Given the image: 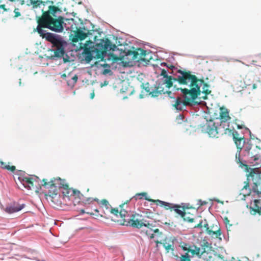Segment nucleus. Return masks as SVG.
I'll list each match as a JSON object with an SVG mask.
<instances>
[{
	"label": "nucleus",
	"instance_id": "f257e3e1",
	"mask_svg": "<svg viewBox=\"0 0 261 261\" xmlns=\"http://www.w3.org/2000/svg\"><path fill=\"white\" fill-rule=\"evenodd\" d=\"M177 72L180 74L176 77L169 76L162 81V84L166 88L169 89L173 86L176 90H180L182 94L184 99L180 96L176 98L170 96L171 98H173L170 102L171 105L174 109L182 111L185 110L187 106H192L201 93L204 94L201 96L202 98H207V95L212 91L209 89L210 85L205 83L203 79H198L190 71L179 69Z\"/></svg>",
	"mask_w": 261,
	"mask_h": 261
},
{
	"label": "nucleus",
	"instance_id": "f03ea898",
	"mask_svg": "<svg viewBox=\"0 0 261 261\" xmlns=\"http://www.w3.org/2000/svg\"><path fill=\"white\" fill-rule=\"evenodd\" d=\"M62 12L60 8L55 7H50L48 11L42 9L41 15L37 19V27L34 30L40 36L45 38L53 44V47H56L54 56L58 58L64 56V45L66 42L60 35L46 32L43 29L46 28L56 33L63 32L66 23L64 22L65 18L60 15Z\"/></svg>",
	"mask_w": 261,
	"mask_h": 261
},
{
	"label": "nucleus",
	"instance_id": "7ed1b4c3",
	"mask_svg": "<svg viewBox=\"0 0 261 261\" xmlns=\"http://www.w3.org/2000/svg\"><path fill=\"white\" fill-rule=\"evenodd\" d=\"M80 47L83 48L82 54L85 57L86 61L89 62L93 58L103 59L104 54L107 51H114L116 46L112 44L109 39H106L105 40L100 39L99 42L95 45L92 41H87L83 44V47L81 45Z\"/></svg>",
	"mask_w": 261,
	"mask_h": 261
},
{
	"label": "nucleus",
	"instance_id": "20e7f679",
	"mask_svg": "<svg viewBox=\"0 0 261 261\" xmlns=\"http://www.w3.org/2000/svg\"><path fill=\"white\" fill-rule=\"evenodd\" d=\"M211 244L207 241H204L200 244V247L194 246L193 249H188V252L193 255H197L205 261H220V258L215 253L211 251Z\"/></svg>",
	"mask_w": 261,
	"mask_h": 261
},
{
	"label": "nucleus",
	"instance_id": "39448f33",
	"mask_svg": "<svg viewBox=\"0 0 261 261\" xmlns=\"http://www.w3.org/2000/svg\"><path fill=\"white\" fill-rule=\"evenodd\" d=\"M146 218H149V217L143 216L137 213H132L130 214L128 219H125L122 224L138 229H140L143 226L148 228H151L153 226V224L150 223L146 219Z\"/></svg>",
	"mask_w": 261,
	"mask_h": 261
},
{
	"label": "nucleus",
	"instance_id": "423d86ee",
	"mask_svg": "<svg viewBox=\"0 0 261 261\" xmlns=\"http://www.w3.org/2000/svg\"><path fill=\"white\" fill-rule=\"evenodd\" d=\"M143 197H144V199L148 201L153 202L155 203L156 205H160V206L164 207L166 210H170L171 211H174L177 214L182 217L185 210L184 207L178 204H175L167 202L160 200H154L152 199L149 198L147 197V193L146 192H142L140 193H137L134 196L136 199H142Z\"/></svg>",
	"mask_w": 261,
	"mask_h": 261
},
{
	"label": "nucleus",
	"instance_id": "0eeeda50",
	"mask_svg": "<svg viewBox=\"0 0 261 261\" xmlns=\"http://www.w3.org/2000/svg\"><path fill=\"white\" fill-rule=\"evenodd\" d=\"M42 186L48 190V195L50 197L57 196L58 193V190L62 189L67 183L65 179H62L60 177L53 178L48 181L46 179H42Z\"/></svg>",
	"mask_w": 261,
	"mask_h": 261
},
{
	"label": "nucleus",
	"instance_id": "6e6552de",
	"mask_svg": "<svg viewBox=\"0 0 261 261\" xmlns=\"http://www.w3.org/2000/svg\"><path fill=\"white\" fill-rule=\"evenodd\" d=\"M261 148L258 147L257 145L251 143H247L246 144L244 148L245 152V155L252 159L253 161H256L259 159V150Z\"/></svg>",
	"mask_w": 261,
	"mask_h": 261
},
{
	"label": "nucleus",
	"instance_id": "1a4fd4ad",
	"mask_svg": "<svg viewBox=\"0 0 261 261\" xmlns=\"http://www.w3.org/2000/svg\"><path fill=\"white\" fill-rule=\"evenodd\" d=\"M205 127L206 131L211 137L218 138L219 134L223 135L225 131L224 128L216 126L215 123L212 121L206 123Z\"/></svg>",
	"mask_w": 261,
	"mask_h": 261
},
{
	"label": "nucleus",
	"instance_id": "9d476101",
	"mask_svg": "<svg viewBox=\"0 0 261 261\" xmlns=\"http://www.w3.org/2000/svg\"><path fill=\"white\" fill-rule=\"evenodd\" d=\"M128 54L132 56V59L133 60L149 62V59L146 58V56L148 55L146 51L142 48H138L135 50H129L128 51Z\"/></svg>",
	"mask_w": 261,
	"mask_h": 261
},
{
	"label": "nucleus",
	"instance_id": "9b49d317",
	"mask_svg": "<svg viewBox=\"0 0 261 261\" xmlns=\"http://www.w3.org/2000/svg\"><path fill=\"white\" fill-rule=\"evenodd\" d=\"M39 179V177L35 175H29L28 176L20 175L18 180L24 186L29 190H31L34 186V182H37Z\"/></svg>",
	"mask_w": 261,
	"mask_h": 261
},
{
	"label": "nucleus",
	"instance_id": "f8f14e48",
	"mask_svg": "<svg viewBox=\"0 0 261 261\" xmlns=\"http://www.w3.org/2000/svg\"><path fill=\"white\" fill-rule=\"evenodd\" d=\"M92 30H87V32L85 33L82 30L78 29L75 32V34L72 37V41L73 42L76 43L79 40H83L87 37L92 35Z\"/></svg>",
	"mask_w": 261,
	"mask_h": 261
},
{
	"label": "nucleus",
	"instance_id": "ddd939ff",
	"mask_svg": "<svg viewBox=\"0 0 261 261\" xmlns=\"http://www.w3.org/2000/svg\"><path fill=\"white\" fill-rule=\"evenodd\" d=\"M250 213L252 215L256 214L261 215V201L260 199H254L251 202L249 207Z\"/></svg>",
	"mask_w": 261,
	"mask_h": 261
},
{
	"label": "nucleus",
	"instance_id": "4468645a",
	"mask_svg": "<svg viewBox=\"0 0 261 261\" xmlns=\"http://www.w3.org/2000/svg\"><path fill=\"white\" fill-rule=\"evenodd\" d=\"M152 97H158L162 94L167 93L169 95L171 94V91L164 89V85L162 83H159L152 90Z\"/></svg>",
	"mask_w": 261,
	"mask_h": 261
},
{
	"label": "nucleus",
	"instance_id": "2eb2a0df",
	"mask_svg": "<svg viewBox=\"0 0 261 261\" xmlns=\"http://www.w3.org/2000/svg\"><path fill=\"white\" fill-rule=\"evenodd\" d=\"M25 206V204H19L17 203H14L13 204L7 206L5 211L6 213L9 214H12L14 213L20 211Z\"/></svg>",
	"mask_w": 261,
	"mask_h": 261
},
{
	"label": "nucleus",
	"instance_id": "dca6fc26",
	"mask_svg": "<svg viewBox=\"0 0 261 261\" xmlns=\"http://www.w3.org/2000/svg\"><path fill=\"white\" fill-rule=\"evenodd\" d=\"M130 200V199L127 200L126 202L120 205L121 210L119 211V215L121 217L123 218V222H124L125 219H128V218H129V216L130 215L126 210V205Z\"/></svg>",
	"mask_w": 261,
	"mask_h": 261
},
{
	"label": "nucleus",
	"instance_id": "f3484780",
	"mask_svg": "<svg viewBox=\"0 0 261 261\" xmlns=\"http://www.w3.org/2000/svg\"><path fill=\"white\" fill-rule=\"evenodd\" d=\"M75 189L69 188L68 184L64 185V187L62 190L63 197L69 199L70 197H73L74 193H75Z\"/></svg>",
	"mask_w": 261,
	"mask_h": 261
},
{
	"label": "nucleus",
	"instance_id": "a211bd4d",
	"mask_svg": "<svg viewBox=\"0 0 261 261\" xmlns=\"http://www.w3.org/2000/svg\"><path fill=\"white\" fill-rule=\"evenodd\" d=\"M220 110V118L221 122H226L230 120L231 117L229 116L228 110L224 108H221Z\"/></svg>",
	"mask_w": 261,
	"mask_h": 261
},
{
	"label": "nucleus",
	"instance_id": "6ab92c4d",
	"mask_svg": "<svg viewBox=\"0 0 261 261\" xmlns=\"http://www.w3.org/2000/svg\"><path fill=\"white\" fill-rule=\"evenodd\" d=\"M98 204H100V208L102 209L103 214H105L106 212H108L110 210L111 205L107 200L104 199H102L101 201L99 200Z\"/></svg>",
	"mask_w": 261,
	"mask_h": 261
},
{
	"label": "nucleus",
	"instance_id": "aec40b11",
	"mask_svg": "<svg viewBox=\"0 0 261 261\" xmlns=\"http://www.w3.org/2000/svg\"><path fill=\"white\" fill-rule=\"evenodd\" d=\"M203 227L204 228H205L206 229V231L207 232V233L213 237L214 235L215 236V237L218 238H219L221 234V230L220 228L218 229L217 230H215V231H213L212 230H211L208 227V224H204V225H203Z\"/></svg>",
	"mask_w": 261,
	"mask_h": 261
},
{
	"label": "nucleus",
	"instance_id": "412c9836",
	"mask_svg": "<svg viewBox=\"0 0 261 261\" xmlns=\"http://www.w3.org/2000/svg\"><path fill=\"white\" fill-rule=\"evenodd\" d=\"M236 146L237 147V151H241L243 147L244 146L245 143V139L244 137L237 139V140L234 141Z\"/></svg>",
	"mask_w": 261,
	"mask_h": 261
},
{
	"label": "nucleus",
	"instance_id": "4be33fe9",
	"mask_svg": "<svg viewBox=\"0 0 261 261\" xmlns=\"http://www.w3.org/2000/svg\"><path fill=\"white\" fill-rule=\"evenodd\" d=\"M181 218L185 221H187L189 223H192L194 221L193 215L190 213L186 212L185 211H184Z\"/></svg>",
	"mask_w": 261,
	"mask_h": 261
},
{
	"label": "nucleus",
	"instance_id": "5701e85b",
	"mask_svg": "<svg viewBox=\"0 0 261 261\" xmlns=\"http://www.w3.org/2000/svg\"><path fill=\"white\" fill-rule=\"evenodd\" d=\"M1 163H2V164L0 165L1 168L10 171L12 172H14L16 170L15 166L13 165H10V163H8V164H7L6 163L2 161Z\"/></svg>",
	"mask_w": 261,
	"mask_h": 261
},
{
	"label": "nucleus",
	"instance_id": "b1692460",
	"mask_svg": "<svg viewBox=\"0 0 261 261\" xmlns=\"http://www.w3.org/2000/svg\"><path fill=\"white\" fill-rule=\"evenodd\" d=\"M163 245L164 247L165 248L167 252H169L170 251H173L174 250L173 248V242L172 241H170V242H167V240L165 239L163 243Z\"/></svg>",
	"mask_w": 261,
	"mask_h": 261
},
{
	"label": "nucleus",
	"instance_id": "393cba45",
	"mask_svg": "<svg viewBox=\"0 0 261 261\" xmlns=\"http://www.w3.org/2000/svg\"><path fill=\"white\" fill-rule=\"evenodd\" d=\"M78 79L77 75L75 74L74 76L71 77V80H66L68 86L73 87L76 83Z\"/></svg>",
	"mask_w": 261,
	"mask_h": 261
},
{
	"label": "nucleus",
	"instance_id": "a878e982",
	"mask_svg": "<svg viewBox=\"0 0 261 261\" xmlns=\"http://www.w3.org/2000/svg\"><path fill=\"white\" fill-rule=\"evenodd\" d=\"M84 196L80 192V191L75 190V193L73 195V197L75 199H79L80 201H83L84 198Z\"/></svg>",
	"mask_w": 261,
	"mask_h": 261
},
{
	"label": "nucleus",
	"instance_id": "bb28decb",
	"mask_svg": "<svg viewBox=\"0 0 261 261\" xmlns=\"http://www.w3.org/2000/svg\"><path fill=\"white\" fill-rule=\"evenodd\" d=\"M30 1L34 8L40 7L41 5H43L42 0H30Z\"/></svg>",
	"mask_w": 261,
	"mask_h": 261
},
{
	"label": "nucleus",
	"instance_id": "cd10ccee",
	"mask_svg": "<svg viewBox=\"0 0 261 261\" xmlns=\"http://www.w3.org/2000/svg\"><path fill=\"white\" fill-rule=\"evenodd\" d=\"M260 184H257L256 183H254V185L252 187V191L256 193L257 195H259L261 194V187L258 189V186H260Z\"/></svg>",
	"mask_w": 261,
	"mask_h": 261
},
{
	"label": "nucleus",
	"instance_id": "c85d7f7f",
	"mask_svg": "<svg viewBox=\"0 0 261 261\" xmlns=\"http://www.w3.org/2000/svg\"><path fill=\"white\" fill-rule=\"evenodd\" d=\"M42 2H43V6H45V5H48V9L47 11H48L49 10V8L50 7H58L59 8V7H57V6H54V2L53 1H50V0H43L42 1Z\"/></svg>",
	"mask_w": 261,
	"mask_h": 261
},
{
	"label": "nucleus",
	"instance_id": "c756f323",
	"mask_svg": "<svg viewBox=\"0 0 261 261\" xmlns=\"http://www.w3.org/2000/svg\"><path fill=\"white\" fill-rule=\"evenodd\" d=\"M93 201H96L97 202V203H99V199H98L97 198L92 199L91 197L86 198V197H84V200H83L82 202H83L85 204H87V203L90 204Z\"/></svg>",
	"mask_w": 261,
	"mask_h": 261
},
{
	"label": "nucleus",
	"instance_id": "7c9ffc66",
	"mask_svg": "<svg viewBox=\"0 0 261 261\" xmlns=\"http://www.w3.org/2000/svg\"><path fill=\"white\" fill-rule=\"evenodd\" d=\"M177 258L179 259V261H190V257L188 253H186L184 255H181L180 257H178L177 255L176 256Z\"/></svg>",
	"mask_w": 261,
	"mask_h": 261
},
{
	"label": "nucleus",
	"instance_id": "2f4dec72",
	"mask_svg": "<svg viewBox=\"0 0 261 261\" xmlns=\"http://www.w3.org/2000/svg\"><path fill=\"white\" fill-rule=\"evenodd\" d=\"M245 185L244 186V187L242 188V191H244V190H248V192L244 194V196H245L246 195H249V194L250 193V190L249 189V182L247 181L246 182H245Z\"/></svg>",
	"mask_w": 261,
	"mask_h": 261
},
{
	"label": "nucleus",
	"instance_id": "473e14b6",
	"mask_svg": "<svg viewBox=\"0 0 261 261\" xmlns=\"http://www.w3.org/2000/svg\"><path fill=\"white\" fill-rule=\"evenodd\" d=\"M142 86H143V89H145V90L146 91V92L147 93H148L149 95H151L152 96V90H153V88H150L149 87V84L148 83H147V84H146V86H144L143 84H142Z\"/></svg>",
	"mask_w": 261,
	"mask_h": 261
},
{
	"label": "nucleus",
	"instance_id": "72a5a7b5",
	"mask_svg": "<svg viewBox=\"0 0 261 261\" xmlns=\"http://www.w3.org/2000/svg\"><path fill=\"white\" fill-rule=\"evenodd\" d=\"M9 10V9L6 8L5 5L3 4L0 5V14H3L4 12Z\"/></svg>",
	"mask_w": 261,
	"mask_h": 261
},
{
	"label": "nucleus",
	"instance_id": "f704fd0d",
	"mask_svg": "<svg viewBox=\"0 0 261 261\" xmlns=\"http://www.w3.org/2000/svg\"><path fill=\"white\" fill-rule=\"evenodd\" d=\"M109 212H110L111 214H114L115 216H117L118 214H119V211L117 208H112V207H111Z\"/></svg>",
	"mask_w": 261,
	"mask_h": 261
},
{
	"label": "nucleus",
	"instance_id": "c9c22d12",
	"mask_svg": "<svg viewBox=\"0 0 261 261\" xmlns=\"http://www.w3.org/2000/svg\"><path fill=\"white\" fill-rule=\"evenodd\" d=\"M240 153H241V151H237V152L236 153V160L238 163L242 164V162L241 161V159H240Z\"/></svg>",
	"mask_w": 261,
	"mask_h": 261
},
{
	"label": "nucleus",
	"instance_id": "e433bc0d",
	"mask_svg": "<svg viewBox=\"0 0 261 261\" xmlns=\"http://www.w3.org/2000/svg\"><path fill=\"white\" fill-rule=\"evenodd\" d=\"M232 134L233 141L237 140V139H239L241 137H239V133L236 130L233 131Z\"/></svg>",
	"mask_w": 261,
	"mask_h": 261
},
{
	"label": "nucleus",
	"instance_id": "4c0bfd02",
	"mask_svg": "<svg viewBox=\"0 0 261 261\" xmlns=\"http://www.w3.org/2000/svg\"><path fill=\"white\" fill-rule=\"evenodd\" d=\"M19 11V10L18 8H15L14 9V13L15 15H14V17L15 18H17V17H18L21 16V13Z\"/></svg>",
	"mask_w": 261,
	"mask_h": 261
},
{
	"label": "nucleus",
	"instance_id": "58836bf2",
	"mask_svg": "<svg viewBox=\"0 0 261 261\" xmlns=\"http://www.w3.org/2000/svg\"><path fill=\"white\" fill-rule=\"evenodd\" d=\"M161 75L163 76L164 79L170 76V75H168L167 71L164 69L162 70L161 73Z\"/></svg>",
	"mask_w": 261,
	"mask_h": 261
},
{
	"label": "nucleus",
	"instance_id": "ea45409f",
	"mask_svg": "<svg viewBox=\"0 0 261 261\" xmlns=\"http://www.w3.org/2000/svg\"><path fill=\"white\" fill-rule=\"evenodd\" d=\"M202 223V222L200 221L198 224L194 226V228H202L203 227Z\"/></svg>",
	"mask_w": 261,
	"mask_h": 261
},
{
	"label": "nucleus",
	"instance_id": "a19ab883",
	"mask_svg": "<svg viewBox=\"0 0 261 261\" xmlns=\"http://www.w3.org/2000/svg\"><path fill=\"white\" fill-rule=\"evenodd\" d=\"M153 227V226L151 227V228H149V229H151V230L153 231V232L155 233H160V234H162V233L160 232V230L159 229L156 228V229H152Z\"/></svg>",
	"mask_w": 261,
	"mask_h": 261
},
{
	"label": "nucleus",
	"instance_id": "79ce46f5",
	"mask_svg": "<svg viewBox=\"0 0 261 261\" xmlns=\"http://www.w3.org/2000/svg\"><path fill=\"white\" fill-rule=\"evenodd\" d=\"M110 72H111V70L110 69H105L103 71V73L104 74H106L108 73H109Z\"/></svg>",
	"mask_w": 261,
	"mask_h": 261
},
{
	"label": "nucleus",
	"instance_id": "37998d69",
	"mask_svg": "<svg viewBox=\"0 0 261 261\" xmlns=\"http://www.w3.org/2000/svg\"><path fill=\"white\" fill-rule=\"evenodd\" d=\"M61 76L62 79H65L67 76V75L66 74V73H63L61 74Z\"/></svg>",
	"mask_w": 261,
	"mask_h": 261
},
{
	"label": "nucleus",
	"instance_id": "c03bdc74",
	"mask_svg": "<svg viewBox=\"0 0 261 261\" xmlns=\"http://www.w3.org/2000/svg\"><path fill=\"white\" fill-rule=\"evenodd\" d=\"M199 202H201L200 205H205V204H206L207 203V202H205V201L202 202V201L201 200H199Z\"/></svg>",
	"mask_w": 261,
	"mask_h": 261
},
{
	"label": "nucleus",
	"instance_id": "a18cd8bd",
	"mask_svg": "<svg viewBox=\"0 0 261 261\" xmlns=\"http://www.w3.org/2000/svg\"><path fill=\"white\" fill-rule=\"evenodd\" d=\"M224 221H225V222L226 224H228L229 223V222L228 218H227V217H225L224 218Z\"/></svg>",
	"mask_w": 261,
	"mask_h": 261
},
{
	"label": "nucleus",
	"instance_id": "49530a36",
	"mask_svg": "<svg viewBox=\"0 0 261 261\" xmlns=\"http://www.w3.org/2000/svg\"><path fill=\"white\" fill-rule=\"evenodd\" d=\"M20 1V5H23L25 4V1L24 0H19Z\"/></svg>",
	"mask_w": 261,
	"mask_h": 261
},
{
	"label": "nucleus",
	"instance_id": "de8ad7c7",
	"mask_svg": "<svg viewBox=\"0 0 261 261\" xmlns=\"http://www.w3.org/2000/svg\"><path fill=\"white\" fill-rule=\"evenodd\" d=\"M167 67H168L169 68H170L171 69L175 68L174 66L173 65H167Z\"/></svg>",
	"mask_w": 261,
	"mask_h": 261
},
{
	"label": "nucleus",
	"instance_id": "09e8293b",
	"mask_svg": "<svg viewBox=\"0 0 261 261\" xmlns=\"http://www.w3.org/2000/svg\"><path fill=\"white\" fill-rule=\"evenodd\" d=\"M96 216L97 217H99V216H100V217H104L102 214H96Z\"/></svg>",
	"mask_w": 261,
	"mask_h": 261
},
{
	"label": "nucleus",
	"instance_id": "8fccbe9b",
	"mask_svg": "<svg viewBox=\"0 0 261 261\" xmlns=\"http://www.w3.org/2000/svg\"><path fill=\"white\" fill-rule=\"evenodd\" d=\"M256 87H257V86H256V84H253V85H252L253 89H256Z\"/></svg>",
	"mask_w": 261,
	"mask_h": 261
},
{
	"label": "nucleus",
	"instance_id": "3c124183",
	"mask_svg": "<svg viewBox=\"0 0 261 261\" xmlns=\"http://www.w3.org/2000/svg\"><path fill=\"white\" fill-rule=\"evenodd\" d=\"M155 242L156 243V244H163V243H162L161 241H155Z\"/></svg>",
	"mask_w": 261,
	"mask_h": 261
},
{
	"label": "nucleus",
	"instance_id": "603ef678",
	"mask_svg": "<svg viewBox=\"0 0 261 261\" xmlns=\"http://www.w3.org/2000/svg\"><path fill=\"white\" fill-rule=\"evenodd\" d=\"M94 92H93V93H92L91 94V98H93L94 97Z\"/></svg>",
	"mask_w": 261,
	"mask_h": 261
},
{
	"label": "nucleus",
	"instance_id": "864d4df0",
	"mask_svg": "<svg viewBox=\"0 0 261 261\" xmlns=\"http://www.w3.org/2000/svg\"><path fill=\"white\" fill-rule=\"evenodd\" d=\"M243 128L242 126H240L239 125H238V128L241 129V128Z\"/></svg>",
	"mask_w": 261,
	"mask_h": 261
},
{
	"label": "nucleus",
	"instance_id": "5fc2aeb1",
	"mask_svg": "<svg viewBox=\"0 0 261 261\" xmlns=\"http://www.w3.org/2000/svg\"><path fill=\"white\" fill-rule=\"evenodd\" d=\"M85 213V211L84 210H81V214H84Z\"/></svg>",
	"mask_w": 261,
	"mask_h": 261
},
{
	"label": "nucleus",
	"instance_id": "6e6d98bb",
	"mask_svg": "<svg viewBox=\"0 0 261 261\" xmlns=\"http://www.w3.org/2000/svg\"><path fill=\"white\" fill-rule=\"evenodd\" d=\"M150 239H153L154 238V234H151V236H150Z\"/></svg>",
	"mask_w": 261,
	"mask_h": 261
},
{
	"label": "nucleus",
	"instance_id": "4d7b16f0",
	"mask_svg": "<svg viewBox=\"0 0 261 261\" xmlns=\"http://www.w3.org/2000/svg\"><path fill=\"white\" fill-rule=\"evenodd\" d=\"M94 211H95V212L97 213H98V212H99V211H98L97 209H95V210H94Z\"/></svg>",
	"mask_w": 261,
	"mask_h": 261
},
{
	"label": "nucleus",
	"instance_id": "13d9d810",
	"mask_svg": "<svg viewBox=\"0 0 261 261\" xmlns=\"http://www.w3.org/2000/svg\"><path fill=\"white\" fill-rule=\"evenodd\" d=\"M86 213H87V214H90V215H93V213H90V212H87Z\"/></svg>",
	"mask_w": 261,
	"mask_h": 261
},
{
	"label": "nucleus",
	"instance_id": "bf43d9fd",
	"mask_svg": "<svg viewBox=\"0 0 261 261\" xmlns=\"http://www.w3.org/2000/svg\"><path fill=\"white\" fill-rule=\"evenodd\" d=\"M9 1L11 2H15L16 0H9Z\"/></svg>",
	"mask_w": 261,
	"mask_h": 261
},
{
	"label": "nucleus",
	"instance_id": "052dcab7",
	"mask_svg": "<svg viewBox=\"0 0 261 261\" xmlns=\"http://www.w3.org/2000/svg\"><path fill=\"white\" fill-rule=\"evenodd\" d=\"M107 84L108 83H107V82H105L104 85H107Z\"/></svg>",
	"mask_w": 261,
	"mask_h": 261
},
{
	"label": "nucleus",
	"instance_id": "680f3d73",
	"mask_svg": "<svg viewBox=\"0 0 261 261\" xmlns=\"http://www.w3.org/2000/svg\"><path fill=\"white\" fill-rule=\"evenodd\" d=\"M70 75H71V73H69V74H68V76H70Z\"/></svg>",
	"mask_w": 261,
	"mask_h": 261
},
{
	"label": "nucleus",
	"instance_id": "e2e57ef3",
	"mask_svg": "<svg viewBox=\"0 0 261 261\" xmlns=\"http://www.w3.org/2000/svg\"><path fill=\"white\" fill-rule=\"evenodd\" d=\"M184 249L185 250H187V249H186V248H184Z\"/></svg>",
	"mask_w": 261,
	"mask_h": 261
},
{
	"label": "nucleus",
	"instance_id": "0e129e2a",
	"mask_svg": "<svg viewBox=\"0 0 261 261\" xmlns=\"http://www.w3.org/2000/svg\"><path fill=\"white\" fill-rule=\"evenodd\" d=\"M1 164L2 165V163H1V161L0 160V165H1Z\"/></svg>",
	"mask_w": 261,
	"mask_h": 261
},
{
	"label": "nucleus",
	"instance_id": "69168bd1",
	"mask_svg": "<svg viewBox=\"0 0 261 261\" xmlns=\"http://www.w3.org/2000/svg\"><path fill=\"white\" fill-rule=\"evenodd\" d=\"M19 84H21V80H20Z\"/></svg>",
	"mask_w": 261,
	"mask_h": 261
},
{
	"label": "nucleus",
	"instance_id": "338daca9",
	"mask_svg": "<svg viewBox=\"0 0 261 261\" xmlns=\"http://www.w3.org/2000/svg\"><path fill=\"white\" fill-rule=\"evenodd\" d=\"M42 261H45V260H43Z\"/></svg>",
	"mask_w": 261,
	"mask_h": 261
}]
</instances>
